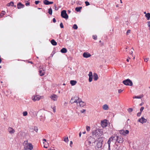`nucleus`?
<instances>
[{
  "label": "nucleus",
  "instance_id": "nucleus-1",
  "mask_svg": "<svg viewBox=\"0 0 150 150\" xmlns=\"http://www.w3.org/2000/svg\"><path fill=\"white\" fill-rule=\"evenodd\" d=\"M95 142V139L91 137H89L85 142V144L86 147H89L91 144L94 143Z\"/></svg>",
  "mask_w": 150,
  "mask_h": 150
},
{
  "label": "nucleus",
  "instance_id": "nucleus-2",
  "mask_svg": "<svg viewBox=\"0 0 150 150\" xmlns=\"http://www.w3.org/2000/svg\"><path fill=\"white\" fill-rule=\"evenodd\" d=\"M102 134V132L100 131L99 129H96L93 132V137H98Z\"/></svg>",
  "mask_w": 150,
  "mask_h": 150
},
{
  "label": "nucleus",
  "instance_id": "nucleus-3",
  "mask_svg": "<svg viewBox=\"0 0 150 150\" xmlns=\"http://www.w3.org/2000/svg\"><path fill=\"white\" fill-rule=\"evenodd\" d=\"M123 84L126 86H132L133 85V83L132 81L129 79H127L123 81Z\"/></svg>",
  "mask_w": 150,
  "mask_h": 150
},
{
  "label": "nucleus",
  "instance_id": "nucleus-4",
  "mask_svg": "<svg viewBox=\"0 0 150 150\" xmlns=\"http://www.w3.org/2000/svg\"><path fill=\"white\" fill-rule=\"evenodd\" d=\"M61 16L62 18H65L66 19H67L68 18V16L65 10H63L61 11Z\"/></svg>",
  "mask_w": 150,
  "mask_h": 150
},
{
  "label": "nucleus",
  "instance_id": "nucleus-5",
  "mask_svg": "<svg viewBox=\"0 0 150 150\" xmlns=\"http://www.w3.org/2000/svg\"><path fill=\"white\" fill-rule=\"evenodd\" d=\"M118 137V136L117 135H114L112 136L109 139H108V141H109L110 142H112L113 141H116L117 142V138Z\"/></svg>",
  "mask_w": 150,
  "mask_h": 150
},
{
  "label": "nucleus",
  "instance_id": "nucleus-6",
  "mask_svg": "<svg viewBox=\"0 0 150 150\" xmlns=\"http://www.w3.org/2000/svg\"><path fill=\"white\" fill-rule=\"evenodd\" d=\"M103 138H101V140L99 141L96 144V146L98 148H101L102 146V142Z\"/></svg>",
  "mask_w": 150,
  "mask_h": 150
},
{
  "label": "nucleus",
  "instance_id": "nucleus-7",
  "mask_svg": "<svg viewBox=\"0 0 150 150\" xmlns=\"http://www.w3.org/2000/svg\"><path fill=\"white\" fill-rule=\"evenodd\" d=\"M138 121L142 124H143L146 122L147 120L144 118V117H142L141 118H139L138 119Z\"/></svg>",
  "mask_w": 150,
  "mask_h": 150
},
{
  "label": "nucleus",
  "instance_id": "nucleus-8",
  "mask_svg": "<svg viewBox=\"0 0 150 150\" xmlns=\"http://www.w3.org/2000/svg\"><path fill=\"white\" fill-rule=\"evenodd\" d=\"M77 98H78V97L77 96H74L72 97L70 101V103H73L76 102V99Z\"/></svg>",
  "mask_w": 150,
  "mask_h": 150
},
{
  "label": "nucleus",
  "instance_id": "nucleus-9",
  "mask_svg": "<svg viewBox=\"0 0 150 150\" xmlns=\"http://www.w3.org/2000/svg\"><path fill=\"white\" fill-rule=\"evenodd\" d=\"M117 142L119 143H122L124 142V140L123 137H121V136H118Z\"/></svg>",
  "mask_w": 150,
  "mask_h": 150
},
{
  "label": "nucleus",
  "instance_id": "nucleus-10",
  "mask_svg": "<svg viewBox=\"0 0 150 150\" xmlns=\"http://www.w3.org/2000/svg\"><path fill=\"white\" fill-rule=\"evenodd\" d=\"M29 147L28 148V146H25L24 147V149L27 150L28 149H29L30 150H32L33 149V146L31 143H29L28 144Z\"/></svg>",
  "mask_w": 150,
  "mask_h": 150
},
{
  "label": "nucleus",
  "instance_id": "nucleus-11",
  "mask_svg": "<svg viewBox=\"0 0 150 150\" xmlns=\"http://www.w3.org/2000/svg\"><path fill=\"white\" fill-rule=\"evenodd\" d=\"M83 56L86 58H88L90 57L91 55L88 52H84L83 54Z\"/></svg>",
  "mask_w": 150,
  "mask_h": 150
},
{
  "label": "nucleus",
  "instance_id": "nucleus-12",
  "mask_svg": "<svg viewBox=\"0 0 150 150\" xmlns=\"http://www.w3.org/2000/svg\"><path fill=\"white\" fill-rule=\"evenodd\" d=\"M41 97L39 95H36V96H34V98H33L32 99L34 101L38 100L40 99Z\"/></svg>",
  "mask_w": 150,
  "mask_h": 150
},
{
  "label": "nucleus",
  "instance_id": "nucleus-13",
  "mask_svg": "<svg viewBox=\"0 0 150 150\" xmlns=\"http://www.w3.org/2000/svg\"><path fill=\"white\" fill-rule=\"evenodd\" d=\"M43 3L45 5H48L53 4V1H50L47 0H44L43 1Z\"/></svg>",
  "mask_w": 150,
  "mask_h": 150
},
{
  "label": "nucleus",
  "instance_id": "nucleus-14",
  "mask_svg": "<svg viewBox=\"0 0 150 150\" xmlns=\"http://www.w3.org/2000/svg\"><path fill=\"white\" fill-rule=\"evenodd\" d=\"M89 77V82H91L93 79V75L91 71H90L89 73V74H88Z\"/></svg>",
  "mask_w": 150,
  "mask_h": 150
},
{
  "label": "nucleus",
  "instance_id": "nucleus-15",
  "mask_svg": "<svg viewBox=\"0 0 150 150\" xmlns=\"http://www.w3.org/2000/svg\"><path fill=\"white\" fill-rule=\"evenodd\" d=\"M24 5L22 4L21 2H19L18 4L17 5V7L18 9L23 8H24Z\"/></svg>",
  "mask_w": 150,
  "mask_h": 150
},
{
  "label": "nucleus",
  "instance_id": "nucleus-16",
  "mask_svg": "<svg viewBox=\"0 0 150 150\" xmlns=\"http://www.w3.org/2000/svg\"><path fill=\"white\" fill-rule=\"evenodd\" d=\"M39 74L40 76H42L44 75L45 72L44 70L43 69H39Z\"/></svg>",
  "mask_w": 150,
  "mask_h": 150
},
{
  "label": "nucleus",
  "instance_id": "nucleus-17",
  "mask_svg": "<svg viewBox=\"0 0 150 150\" xmlns=\"http://www.w3.org/2000/svg\"><path fill=\"white\" fill-rule=\"evenodd\" d=\"M93 78L94 81H96L98 79V76L97 74L96 73H94L93 74Z\"/></svg>",
  "mask_w": 150,
  "mask_h": 150
},
{
  "label": "nucleus",
  "instance_id": "nucleus-18",
  "mask_svg": "<svg viewBox=\"0 0 150 150\" xmlns=\"http://www.w3.org/2000/svg\"><path fill=\"white\" fill-rule=\"evenodd\" d=\"M58 97L56 95H54L51 96V98L54 101L56 100Z\"/></svg>",
  "mask_w": 150,
  "mask_h": 150
},
{
  "label": "nucleus",
  "instance_id": "nucleus-19",
  "mask_svg": "<svg viewBox=\"0 0 150 150\" xmlns=\"http://www.w3.org/2000/svg\"><path fill=\"white\" fill-rule=\"evenodd\" d=\"M8 130L10 133L11 134H13L15 132L13 128L11 127L9 128L8 129Z\"/></svg>",
  "mask_w": 150,
  "mask_h": 150
},
{
  "label": "nucleus",
  "instance_id": "nucleus-20",
  "mask_svg": "<svg viewBox=\"0 0 150 150\" xmlns=\"http://www.w3.org/2000/svg\"><path fill=\"white\" fill-rule=\"evenodd\" d=\"M143 97V95H142L138 96H134L133 97V98H137L140 99L142 98Z\"/></svg>",
  "mask_w": 150,
  "mask_h": 150
},
{
  "label": "nucleus",
  "instance_id": "nucleus-21",
  "mask_svg": "<svg viewBox=\"0 0 150 150\" xmlns=\"http://www.w3.org/2000/svg\"><path fill=\"white\" fill-rule=\"evenodd\" d=\"M51 42L52 45L55 46L57 45V42L54 39L51 40Z\"/></svg>",
  "mask_w": 150,
  "mask_h": 150
},
{
  "label": "nucleus",
  "instance_id": "nucleus-22",
  "mask_svg": "<svg viewBox=\"0 0 150 150\" xmlns=\"http://www.w3.org/2000/svg\"><path fill=\"white\" fill-rule=\"evenodd\" d=\"M76 81L74 80H71L70 81V83L72 86H74L76 83Z\"/></svg>",
  "mask_w": 150,
  "mask_h": 150
},
{
  "label": "nucleus",
  "instance_id": "nucleus-23",
  "mask_svg": "<svg viewBox=\"0 0 150 150\" xmlns=\"http://www.w3.org/2000/svg\"><path fill=\"white\" fill-rule=\"evenodd\" d=\"M62 53H65L67 52V49L65 48H63L60 51Z\"/></svg>",
  "mask_w": 150,
  "mask_h": 150
},
{
  "label": "nucleus",
  "instance_id": "nucleus-24",
  "mask_svg": "<svg viewBox=\"0 0 150 150\" xmlns=\"http://www.w3.org/2000/svg\"><path fill=\"white\" fill-rule=\"evenodd\" d=\"M146 17V18L147 20H149L150 18V13H147L145 15Z\"/></svg>",
  "mask_w": 150,
  "mask_h": 150
},
{
  "label": "nucleus",
  "instance_id": "nucleus-25",
  "mask_svg": "<svg viewBox=\"0 0 150 150\" xmlns=\"http://www.w3.org/2000/svg\"><path fill=\"white\" fill-rule=\"evenodd\" d=\"M79 105L80 107H83L86 105L85 102L82 101L80 102V103H79Z\"/></svg>",
  "mask_w": 150,
  "mask_h": 150
},
{
  "label": "nucleus",
  "instance_id": "nucleus-26",
  "mask_svg": "<svg viewBox=\"0 0 150 150\" xmlns=\"http://www.w3.org/2000/svg\"><path fill=\"white\" fill-rule=\"evenodd\" d=\"M82 8V7H77L75 8V10L77 12H80Z\"/></svg>",
  "mask_w": 150,
  "mask_h": 150
},
{
  "label": "nucleus",
  "instance_id": "nucleus-27",
  "mask_svg": "<svg viewBox=\"0 0 150 150\" xmlns=\"http://www.w3.org/2000/svg\"><path fill=\"white\" fill-rule=\"evenodd\" d=\"M108 106L106 104H105L103 106V108L105 110H108Z\"/></svg>",
  "mask_w": 150,
  "mask_h": 150
},
{
  "label": "nucleus",
  "instance_id": "nucleus-28",
  "mask_svg": "<svg viewBox=\"0 0 150 150\" xmlns=\"http://www.w3.org/2000/svg\"><path fill=\"white\" fill-rule=\"evenodd\" d=\"M101 125L103 127H105L107 126V123L105 122H101Z\"/></svg>",
  "mask_w": 150,
  "mask_h": 150
},
{
  "label": "nucleus",
  "instance_id": "nucleus-29",
  "mask_svg": "<svg viewBox=\"0 0 150 150\" xmlns=\"http://www.w3.org/2000/svg\"><path fill=\"white\" fill-rule=\"evenodd\" d=\"M123 132H122V133L124 135H126V134H127L129 133V131L127 130H126L125 131L123 130Z\"/></svg>",
  "mask_w": 150,
  "mask_h": 150
},
{
  "label": "nucleus",
  "instance_id": "nucleus-30",
  "mask_svg": "<svg viewBox=\"0 0 150 150\" xmlns=\"http://www.w3.org/2000/svg\"><path fill=\"white\" fill-rule=\"evenodd\" d=\"M52 9L51 8H50L49 9H48V13H49L51 15L52 14Z\"/></svg>",
  "mask_w": 150,
  "mask_h": 150
},
{
  "label": "nucleus",
  "instance_id": "nucleus-31",
  "mask_svg": "<svg viewBox=\"0 0 150 150\" xmlns=\"http://www.w3.org/2000/svg\"><path fill=\"white\" fill-rule=\"evenodd\" d=\"M14 4L13 2V1H11L10 3H9L7 4V6H13V5Z\"/></svg>",
  "mask_w": 150,
  "mask_h": 150
},
{
  "label": "nucleus",
  "instance_id": "nucleus-32",
  "mask_svg": "<svg viewBox=\"0 0 150 150\" xmlns=\"http://www.w3.org/2000/svg\"><path fill=\"white\" fill-rule=\"evenodd\" d=\"M110 142L109 141H108L107 142V144H108V150H110Z\"/></svg>",
  "mask_w": 150,
  "mask_h": 150
},
{
  "label": "nucleus",
  "instance_id": "nucleus-33",
  "mask_svg": "<svg viewBox=\"0 0 150 150\" xmlns=\"http://www.w3.org/2000/svg\"><path fill=\"white\" fill-rule=\"evenodd\" d=\"M41 118H40V120L41 121L43 122L45 120V117H43L42 116H40Z\"/></svg>",
  "mask_w": 150,
  "mask_h": 150
},
{
  "label": "nucleus",
  "instance_id": "nucleus-34",
  "mask_svg": "<svg viewBox=\"0 0 150 150\" xmlns=\"http://www.w3.org/2000/svg\"><path fill=\"white\" fill-rule=\"evenodd\" d=\"M76 102L77 103H80V102L81 101V99H80L78 97V98L76 99Z\"/></svg>",
  "mask_w": 150,
  "mask_h": 150
},
{
  "label": "nucleus",
  "instance_id": "nucleus-35",
  "mask_svg": "<svg viewBox=\"0 0 150 150\" xmlns=\"http://www.w3.org/2000/svg\"><path fill=\"white\" fill-rule=\"evenodd\" d=\"M127 110L130 113L132 111L133 109L132 108H130L128 109Z\"/></svg>",
  "mask_w": 150,
  "mask_h": 150
},
{
  "label": "nucleus",
  "instance_id": "nucleus-36",
  "mask_svg": "<svg viewBox=\"0 0 150 150\" xmlns=\"http://www.w3.org/2000/svg\"><path fill=\"white\" fill-rule=\"evenodd\" d=\"M23 116H26L28 114V112L27 111H24L23 112Z\"/></svg>",
  "mask_w": 150,
  "mask_h": 150
},
{
  "label": "nucleus",
  "instance_id": "nucleus-37",
  "mask_svg": "<svg viewBox=\"0 0 150 150\" xmlns=\"http://www.w3.org/2000/svg\"><path fill=\"white\" fill-rule=\"evenodd\" d=\"M73 28L75 29H77L78 28V26L76 24H74L73 26Z\"/></svg>",
  "mask_w": 150,
  "mask_h": 150
},
{
  "label": "nucleus",
  "instance_id": "nucleus-38",
  "mask_svg": "<svg viewBox=\"0 0 150 150\" xmlns=\"http://www.w3.org/2000/svg\"><path fill=\"white\" fill-rule=\"evenodd\" d=\"M64 141L66 142H67L69 141L68 137H65V138H64Z\"/></svg>",
  "mask_w": 150,
  "mask_h": 150
},
{
  "label": "nucleus",
  "instance_id": "nucleus-39",
  "mask_svg": "<svg viewBox=\"0 0 150 150\" xmlns=\"http://www.w3.org/2000/svg\"><path fill=\"white\" fill-rule=\"evenodd\" d=\"M5 12L4 11H2L1 12V16H2L3 15H4L5 14Z\"/></svg>",
  "mask_w": 150,
  "mask_h": 150
},
{
  "label": "nucleus",
  "instance_id": "nucleus-40",
  "mask_svg": "<svg viewBox=\"0 0 150 150\" xmlns=\"http://www.w3.org/2000/svg\"><path fill=\"white\" fill-rule=\"evenodd\" d=\"M86 130L88 132L90 131V127L89 126H87L86 127Z\"/></svg>",
  "mask_w": 150,
  "mask_h": 150
},
{
  "label": "nucleus",
  "instance_id": "nucleus-41",
  "mask_svg": "<svg viewBox=\"0 0 150 150\" xmlns=\"http://www.w3.org/2000/svg\"><path fill=\"white\" fill-rule=\"evenodd\" d=\"M85 3L86 6H88L90 5L89 3L87 1H85Z\"/></svg>",
  "mask_w": 150,
  "mask_h": 150
},
{
  "label": "nucleus",
  "instance_id": "nucleus-42",
  "mask_svg": "<svg viewBox=\"0 0 150 150\" xmlns=\"http://www.w3.org/2000/svg\"><path fill=\"white\" fill-rule=\"evenodd\" d=\"M34 130L36 132H37L38 131V127H35L34 128Z\"/></svg>",
  "mask_w": 150,
  "mask_h": 150
},
{
  "label": "nucleus",
  "instance_id": "nucleus-43",
  "mask_svg": "<svg viewBox=\"0 0 150 150\" xmlns=\"http://www.w3.org/2000/svg\"><path fill=\"white\" fill-rule=\"evenodd\" d=\"M60 26L61 28H64V26L63 25V23H61L60 24Z\"/></svg>",
  "mask_w": 150,
  "mask_h": 150
},
{
  "label": "nucleus",
  "instance_id": "nucleus-44",
  "mask_svg": "<svg viewBox=\"0 0 150 150\" xmlns=\"http://www.w3.org/2000/svg\"><path fill=\"white\" fill-rule=\"evenodd\" d=\"M130 32H131L130 30H128L126 33V34L127 35H128L129 33H130Z\"/></svg>",
  "mask_w": 150,
  "mask_h": 150
},
{
  "label": "nucleus",
  "instance_id": "nucleus-45",
  "mask_svg": "<svg viewBox=\"0 0 150 150\" xmlns=\"http://www.w3.org/2000/svg\"><path fill=\"white\" fill-rule=\"evenodd\" d=\"M93 38L94 40H96L97 39V36L96 35H93Z\"/></svg>",
  "mask_w": 150,
  "mask_h": 150
},
{
  "label": "nucleus",
  "instance_id": "nucleus-46",
  "mask_svg": "<svg viewBox=\"0 0 150 150\" xmlns=\"http://www.w3.org/2000/svg\"><path fill=\"white\" fill-rule=\"evenodd\" d=\"M54 7H55V9L56 10V11H57L58 10V8H57V6H56V4H55L54 5Z\"/></svg>",
  "mask_w": 150,
  "mask_h": 150
},
{
  "label": "nucleus",
  "instance_id": "nucleus-47",
  "mask_svg": "<svg viewBox=\"0 0 150 150\" xmlns=\"http://www.w3.org/2000/svg\"><path fill=\"white\" fill-rule=\"evenodd\" d=\"M141 113H142V112H139L137 114V116L138 117L140 116L141 115Z\"/></svg>",
  "mask_w": 150,
  "mask_h": 150
},
{
  "label": "nucleus",
  "instance_id": "nucleus-48",
  "mask_svg": "<svg viewBox=\"0 0 150 150\" xmlns=\"http://www.w3.org/2000/svg\"><path fill=\"white\" fill-rule=\"evenodd\" d=\"M148 25L149 27V30H150V21H149L147 22Z\"/></svg>",
  "mask_w": 150,
  "mask_h": 150
},
{
  "label": "nucleus",
  "instance_id": "nucleus-49",
  "mask_svg": "<svg viewBox=\"0 0 150 150\" xmlns=\"http://www.w3.org/2000/svg\"><path fill=\"white\" fill-rule=\"evenodd\" d=\"M144 109V107H142L140 109V112H142Z\"/></svg>",
  "mask_w": 150,
  "mask_h": 150
},
{
  "label": "nucleus",
  "instance_id": "nucleus-50",
  "mask_svg": "<svg viewBox=\"0 0 150 150\" xmlns=\"http://www.w3.org/2000/svg\"><path fill=\"white\" fill-rule=\"evenodd\" d=\"M40 2L38 1H35V4H38Z\"/></svg>",
  "mask_w": 150,
  "mask_h": 150
},
{
  "label": "nucleus",
  "instance_id": "nucleus-51",
  "mask_svg": "<svg viewBox=\"0 0 150 150\" xmlns=\"http://www.w3.org/2000/svg\"><path fill=\"white\" fill-rule=\"evenodd\" d=\"M28 1H26V2L25 3V5L26 6H28V5H29L30 3L27 2Z\"/></svg>",
  "mask_w": 150,
  "mask_h": 150
},
{
  "label": "nucleus",
  "instance_id": "nucleus-52",
  "mask_svg": "<svg viewBox=\"0 0 150 150\" xmlns=\"http://www.w3.org/2000/svg\"><path fill=\"white\" fill-rule=\"evenodd\" d=\"M123 91V90L122 89H119L118 90V92L119 93H121Z\"/></svg>",
  "mask_w": 150,
  "mask_h": 150
},
{
  "label": "nucleus",
  "instance_id": "nucleus-53",
  "mask_svg": "<svg viewBox=\"0 0 150 150\" xmlns=\"http://www.w3.org/2000/svg\"><path fill=\"white\" fill-rule=\"evenodd\" d=\"M85 111H86V110H84V109H83L81 111V112L82 113H84V112H85Z\"/></svg>",
  "mask_w": 150,
  "mask_h": 150
},
{
  "label": "nucleus",
  "instance_id": "nucleus-54",
  "mask_svg": "<svg viewBox=\"0 0 150 150\" xmlns=\"http://www.w3.org/2000/svg\"><path fill=\"white\" fill-rule=\"evenodd\" d=\"M149 59V58H145V59H144V61L145 62H147Z\"/></svg>",
  "mask_w": 150,
  "mask_h": 150
},
{
  "label": "nucleus",
  "instance_id": "nucleus-55",
  "mask_svg": "<svg viewBox=\"0 0 150 150\" xmlns=\"http://www.w3.org/2000/svg\"><path fill=\"white\" fill-rule=\"evenodd\" d=\"M54 54V52H52V53L51 54L50 57H52L53 56Z\"/></svg>",
  "mask_w": 150,
  "mask_h": 150
},
{
  "label": "nucleus",
  "instance_id": "nucleus-56",
  "mask_svg": "<svg viewBox=\"0 0 150 150\" xmlns=\"http://www.w3.org/2000/svg\"><path fill=\"white\" fill-rule=\"evenodd\" d=\"M52 21L54 23H55L56 22V20L55 18H53V19Z\"/></svg>",
  "mask_w": 150,
  "mask_h": 150
},
{
  "label": "nucleus",
  "instance_id": "nucleus-57",
  "mask_svg": "<svg viewBox=\"0 0 150 150\" xmlns=\"http://www.w3.org/2000/svg\"><path fill=\"white\" fill-rule=\"evenodd\" d=\"M72 144H73V142H72V141H71L70 142V146L71 147V145Z\"/></svg>",
  "mask_w": 150,
  "mask_h": 150
},
{
  "label": "nucleus",
  "instance_id": "nucleus-58",
  "mask_svg": "<svg viewBox=\"0 0 150 150\" xmlns=\"http://www.w3.org/2000/svg\"><path fill=\"white\" fill-rule=\"evenodd\" d=\"M53 111L54 112H55V108L54 107H53Z\"/></svg>",
  "mask_w": 150,
  "mask_h": 150
},
{
  "label": "nucleus",
  "instance_id": "nucleus-59",
  "mask_svg": "<svg viewBox=\"0 0 150 150\" xmlns=\"http://www.w3.org/2000/svg\"><path fill=\"white\" fill-rule=\"evenodd\" d=\"M43 141H44L45 142H46V140L45 139H43Z\"/></svg>",
  "mask_w": 150,
  "mask_h": 150
},
{
  "label": "nucleus",
  "instance_id": "nucleus-60",
  "mask_svg": "<svg viewBox=\"0 0 150 150\" xmlns=\"http://www.w3.org/2000/svg\"><path fill=\"white\" fill-rule=\"evenodd\" d=\"M81 132H80L79 134V136L80 137H81Z\"/></svg>",
  "mask_w": 150,
  "mask_h": 150
},
{
  "label": "nucleus",
  "instance_id": "nucleus-61",
  "mask_svg": "<svg viewBox=\"0 0 150 150\" xmlns=\"http://www.w3.org/2000/svg\"><path fill=\"white\" fill-rule=\"evenodd\" d=\"M130 58H129V59H127V61L128 62H129V59H130Z\"/></svg>",
  "mask_w": 150,
  "mask_h": 150
},
{
  "label": "nucleus",
  "instance_id": "nucleus-62",
  "mask_svg": "<svg viewBox=\"0 0 150 150\" xmlns=\"http://www.w3.org/2000/svg\"><path fill=\"white\" fill-rule=\"evenodd\" d=\"M100 45H101V46H103V43H101Z\"/></svg>",
  "mask_w": 150,
  "mask_h": 150
},
{
  "label": "nucleus",
  "instance_id": "nucleus-63",
  "mask_svg": "<svg viewBox=\"0 0 150 150\" xmlns=\"http://www.w3.org/2000/svg\"><path fill=\"white\" fill-rule=\"evenodd\" d=\"M130 53L131 54H132V53H133V52H132V51H131Z\"/></svg>",
  "mask_w": 150,
  "mask_h": 150
},
{
  "label": "nucleus",
  "instance_id": "nucleus-64",
  "mask_svg": "<svg viewBox=\"0 0 150 150\" xmlns=\"http://www.w3.org/2000/svg\"><path fill=\"white\" fill-rule=\"evenodd\" d=\"M48 150H55L54 149H49Z\"/></svg>",
  "mask_w": 150,
  "mask_h": 150
}]
</instances>
